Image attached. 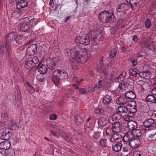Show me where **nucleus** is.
<instances>
[{
	"instance_id": "1",
	"label": "nucleus",
	"mask_w": 156,
	"mask_h": 156,
	"mask_svg": "<svg viewBox=\"0 0 156 156\" xmlns=\"http://www.w3.org/2000/svg\"><path fill=\"white\" fill-rule=\"evenodd\" d=\"M80 50V48L78 46L71 49H67L65 51L66 54H67L66 55L72 57L75 62H76L78 63H84L88 61L90 57V52L87 49L85 48L80 54L79 52Z\"/></svg>"
},
{
	"instance_id": "2",
	"label": "nucleus",
	"mask_w": 156,
	"mask_h": 156,
	"mask_svg": "<svg viewBox=\"0 0 156 156\" xmlns=\"http://www.w3.org/2000/svg\"><path fill=\"white\" fill-rule=\"evenodd\" d=\"M68 77L67 73L66 70L57 69L53 73L52 80L56 86H58L61 80L67 79Z\"/></svg>"
},
{
	"instance_id": "3",
	"label": "nucleus",
	"mask_w": 156,
	"mask_h": 156,
	"mask_svg": "<svg viewBox=\"0 0 156 156\" xmlns=\"http://www.w3.org/2000/svg\"><path fill=\"white\" fill-rule=\"evenodd\" d=\"M68 77L67 73L66 70L57 69L53 73L52 80L56 86H58L61 80L67 79Z\"/></svg>"
},
{
	"instance_id": "4",
	"label": "nucleus",
	"mask_w": 156,
	"mask_h": 156,
	"mask_svg": "<svg viewBox=\"0 0 156 156\" xmlns=\"http://www.w3.org/2000/svg\"><path fill=\"white\" fill-rule=\"evenodd\" d=\"M87 35L77 36L75 39L76 42L79 44H83L87 45L89 44L90 40H94L96 37L95 33L93 30L90 31Z\"/></svg>"
},
{
	"instance_id": "5",
	"label": "nucleus",
	"mask_w": 156,
	"mask_h": 156,
	"mask_svg": "<svg viewBox=\"0 0 156 156\" xmlns=\"http://www.w3.org/2000/svg\"><path fill=\"white\" fill-rule=\"evenodd\" d=\"M16 35V33L14 32H10L6 35L5 37V46L6 50L5 51L8 57L10 56V54L12 52L10 43L13 40Z\"/></svg>"
},
{
	"instance_id": "6",
	"label": "nucleus",
	"mask_w": 156,
	"mask_h": 156,
	"mask_svg": "<svg viewBox=\"0 0 156 156\" xmlns=\"http://www.w3.org/2000/svg\"><path fill=\"white\" fill-rule=\"evenodd\" d=\"M98 18L102 22L107 23L113 21L115 16L113 12L105 10L99 13Z\"/></svg>"
},
{
	"instance_id": "7",
	"label": "nucleus",
	"mask_w": 156,
	"mask_h": 156,
	"mask_svg": "<svg viewBox=\"0 0 156 156\" xmlns=\"http://www.w3.org/2000/svg\"><path fill=\"white\" fill-rule=\"evenodd\" d=\"M38 62V59L37 57L35 56L33 57H30L26 60L25 67L27 69L33 68Z\"/></svg>"
},
{
	"instance_id": "8",
	"label": "nucleus",
	"mask_w": 156,
	"mask_h": 156,
	"mask_svg": "<svg viewBox=\"0 0 156 156\" xmlns=\"http://www.w3.org/2000/svg\"><path fill=\"white\" fill-rule=\"evenodd\" d=\"M60 58L59 56H57L53 58L50 62L47 64L48 68L51 70H52L57 65Z\"/></svg>"
},
{
	"instance_id": "9",
	"label": "nucleus",
	"mask_w": 156,
	"mask_h": 156,
	"mask_svg": "<svg viewBox=\"0 0 156 156\" xmlns=\"http://www.w3.org/2000/svg\"><path fill=\"white\" fill-rule=\"evenodd\" d=\"M154 120L152 119H148L145 120L143 123L144 126L146 127L145 129V132L151 129V127L154 126Z\"/></svg>"
},
{
	"instance_id": "10",
	"label": "nucleus",
	"mask_w": 156,
	"mask_h": 156,
	"mask_svg": "<svg viewBox=\"0 0 156 156\" xmlns=\"http://www.w3.org/2000/svg\"><path fill=\"white\" fill-rule=\"evenodd\" d=\"M37 46L35 44H33L29 46L27 49L26 53L28 55H34L37 51Z\"/></svg>"
},
{
	"instance_id": "11",
	"label": "nucleus",
	"mask_w": 156,
	"mask_h": 156,
	"mask_svg": "<svg viewBox=\"0 0 156 156\" xmlns=\"http://www.w3.org/2000/svg\"><path fill=\"white\" fill-rule=\"evenodd\" d=\"M122 115H119L118 113L110 116L108 118L109 123L112 124L115 123V122H119L118 121L121 118Z\"/></svg>"
},
{
	"instance_id": "12",
	"label": "nucleus",
	"mask_w": 156,
	"mask_h": 156,
	"mask_svg": "<svg viewBox=\"0 0 156 156\" xmlns=\"http://www.w3.org/2000/svg\"><path fill=\"white\" fill-rule=\"evenodd\" d=\"M129 8V5L127 3H122L119 5L116 9V11L117 12H125Z\"/></svg>"
},
{
	"instance_id": "13",
	"label": "nucleus",
	"mask_w": 156,
	"mask_h": 156,
	"mask_svg": "<svg viewBox=\"0 0 156 156\" xmlns=\"http://www.w3.org/2000/svg\"><path fill=\"white\" fill-rule=\"evenodd\" d=\"M11 130L9 129H6L2 133L1 137L2 140H8L12 136Z\"/></svg>"
},
{
	"instance_id": "14",
	"label": "nucleus",
	"mask_w": 156,
	"mask_h": 156,
	"mask_svg": "<svg viewBox=\"0 0 156 156\" xmlns=\"http://www.w3.org/2000/svg\"><path fill=\"white\" fill-rule=\"evenodd\" d=\"M131 131L127 132L124 136L123 140L124 142L129 143L134 139L133 135Z\"/></svg>"
},
{
	"instance_id": "15",
	"label": "nucleus",
	"mask_w": 156,
	"mask_h": 156,
	"mask_svg": "<svg viewBox=\"0 0 156 156\" xmlns=\"http://www.w3.org/2000/svg\"><path fill=\"white\" fill-rule=\"evenodd\" d=\"M144 44L146 47H147L150 50L154 51V42L150 39H145L144 40Z\"/></svg>"
},
{
	"instance_id": "16",
	"label": "nucleus",
	"mask_w": 156,
	"mask_h": 156,
	"mask_svg": "<svg viewBox=\"0 0 156 156\" xmlns=\"http://www.w3.org/2000/svg\"><path fill=\"white\" fill-rule=\"evenodd\" d=\"M17 3L16 7L18 9L26 7L28 5V3L26 0H16Z\"/></svg>"
},
{
	"instance_id": "17",
	"label": "nucleus",
	"mask_w": 156,
	"mask_h": 156,
	"mask_svg": "<svg viewBox=\"0 0 156 156\" xmlns=\"http://www.w3.org/2000/svg\"><path fill=\"white\" fill-rule=\"evenodd\" d=\"M130 147L133 149L137 148L140 144V141L139 139H133L129 143Z\"/></svg>"
},
{
	"instance_id": "18",
	"label": "nucleus",
	"mask_w": 156,
	"mask_h": 156,
	"mask_svg": "<svg viewBox=\"0 0 156 156\" xmlns=\"http://www.w3.org/2000/svg\"><path fill=\"white\" fill-rule=\"evenodd\" d=\"M54 107V104L53 102H50L46 104V105H42L40 107V108L42 109L43 111L46 110L47 111L49 112Z\"/></svg>"
},
{
	"instance_id": "19",
	"label": "nucleus",
	"mask_w": 156,
	"mask_h": 156,
	"mask_svg": "<svg viewBox=\"0 0 156 156\" xmlns=\"http://www.w3.org/2000/svg\"><path fill=\"white\" fill-rule=\"evenodd\" d=\"M38 71L41 74H45L48 71L46 66L44 64L39 63L37 66Z\"/></svg>"
},
{
	"instance_id": "20",
	"label": "nucleus",
	"mask_w": 156,
	"mask_h": 156,
	"mask_svg": "<svg viewBox=\"0 0 156 156\" xmlns=\"http://www.w3.org/2000/svg\"><path fill=\"white\" fill-rule=\"evenodd\" d=\"M122 136L117 133L113 134L110 139V141L112 142H119L122 139Z\"/></svg>"
},
{
	"instance_id": "21",
	"label": "nucleus",
	"mask_w": 156,
	"mask_h": 156,
	"mask_svg": "<svg viewBox=\"0 0 156 156\" xmlns=\"http://www.w3.org/2000/svg\"><path fill=\"white\" fill-rule=\"evenodd\" d=\"M138 75L141 78H145L146 79H149L151 76V73L148 71H143L140 72L138 73Z\"/></svg>"
},
{
	"instance_id": "22",
	"label": "nucleus",
	"mask_w": 156,
	"mask_h": 156,
	"mask_svg": "<svg viewBox=\"0 0 156 156\" xmlns=\"http://www.w3.org/2000/svg\"><path fill=\"white\" fill-rule=\"evenodd\" d=\"M120 124L119 122L112 124V130L114 132L118 133L120 132Z\"/></svg>"
},
{
	"instance_id": "23",
	"label": "nucleus",
	"mask_w": 156,
	"mask_h": 156,
	"mask_svg": "<svg viewBox=\"0 0 156 156\" xmlns=\"http://www.w3.org/2000/svg\"><path fill=\"white\" fill-rule=\"evenodd\" d=\"M128 127L130 130L133 131L137 128V123L133 121H129L127 123Z\"/></svg>"
},
{
	"instance_id": "24",
	"label": "nucleus",
	"mask_w": 156,
	"mask_h": 156,
	"mask_svg": "<svg viewBox=\"0 0 156 156\" xmlns=\"http://www.w3.org/2000/svg\"><path fill=\"white\" fill-rule=\"evenodd\" d=\"M148 132V139L149 140H153L154 139L155 136L156 135V130L155 129H149L147 131Z\"/></svg>"
},
{
	"instance_id": "25",
	"label": "nucleus",
	"mask_w": 156,
	"mask_h": 156,
	"mask_svg": "<svg viewBox=\"0 0 156 156\" xmlns=\"http://www.w3.org/2000/svg\"><path fill=\"white\" fill-rule=\"evenodd\" d=\"M122 147V144L121 143L118 142L112 146V149L114 151L118 152L121 150Z\"/></svg>"
},
{
	"instance_id": "26",
	"label": "nucleus",
	"mask_w": 156,
	"mask_h": 156,
	"mask_svg": "<svg viewBox=\"0 0 156 156\" xmlns=\"http://www.w3.org/2000/svg\"><path fill=\"white\" fill-rule=\"evenodd\" d=\"M10 146V143L8 142H2L0 144V148L2 149L8 150Z\"/></svg>"
},
{
	"instance_id": "27",
	"label": "nucleus",
	"mask_w": 156,
	"mask_h": 156,
	"mask_svg": "<svg viewBox=\"0 0 156 156\" xmlns=\"http://www.w3.org/2000/svg\"><path fill=\"white\" fill-rule=\"evenodd\" d=\"M125 96L129 99H133L136 98V96L134 92L130 91L126 93Z\"/></svg>"
},
{
	"instance_id": "28",
	"label": "nucleus",
	"mask_w": 156,
	"mask_h": 156,
	"mask_svg": "<svg viewBox=\"0 0 156 156\" xmlns=\"http://www.w3.org/2000/svg\"><path fill=\"white\" fill-rule=\"evenodd\" d=\"M129 2L131 7L134 10L137 7V5L139 3V0H129Z\"/></svg>"
},
{
	"instance_id": "29",
	"label": "nucleus",
	"mask_w": 156,
	"mask_h": 156,
	"mask_svg": "<svg viewBox=\"0 0 156 156\" xmlns=\"http://www.w3.org/2000/svg\"><path fill=\"white\" fill-rule=\"evenodd\" d=\"M112 97L111 96L106 95L103 98L102 102L105 105L110 104L112 101Z\"/></svg>"
},
{
	"instance_id": "30",
	"label": "nucleus",
	"mask_w": 156,
	"mask_h": 156,
	"mask_svg": "<svg viewBox=\"0 0 156 156\" xmlns=\"http://www.w3.org/2000/svg\"><path fill=\"white\" fill-rule=\"evenodd\" d=\"M20 30L24 32H28L30 30V26L25 23H22L20 26Z\"/></svg>"
},
{
	"instance_id": "31",
	"label": "nucleus",
	"mask_w": 156,
	"mask_h": 156,
	"mask_svg": "<svg viewBox=\"0 0 156 156\" xmlns=\"http://www.w3.org/2000/svg\"><path fill=\"white\" fill-rule=\"evenodd\" d=\"M134 139H138L141 135L140 131L138 129H135L132 132Z\"/></svg>"
},
{
	"instance_id": "32",
	"label": "nucleus",
	"mask_w": 156,
	"mask_h": 156,
	"mask_svg": "<svg viewBox=\"0 0 156 156\" xmlns=\"http://www.w3.org/2000/svg\"><path fill=\"white\" fill-rule=\"evenodd\" d=\"M116 101L119 104L125 105L127 102V100L124 97H119L116 100Z\"/></svg>"
},
{
	"instance_id": "33",
	"label": "nucleus",
	"mask_w": 156,
	"mask_h": 156,
	"mask_svg": "<svg viewBox=\"0 0 156 156\" xmlns=\"http://www.w3.org/2000/svg\"><path fill=\"white\" fill-rule=\"evenodd\" d=\"M108 120L105 117H101L98 120V124L102 126H105L107 124Z\"/></svg>"
},
{
	"instance_id": "34",
	"label": "nucleus",
	"mask_w": 156,
	"mask_h": 156,
	"mask_svg": "<svg viewBox=\"0 0 156 156\" xmlns=\"http://www.w3.org/2000/svg\"><path fill=\"white\" fill-rule=\"evenodd\" d=\"M128 110L127 108L125 106H120L118 107L116 110V112L119 114V113H126Z\"/></svg>"
},
{
	"instance_id": "35",
	"label": "nucleus",
	"mask_w": 156,
	"mask_h": 156,
	"mask_svg": "<svg viewBox=\"0 0 156 156\" xmlns=\"http://www.w3.org/2000/svg\"><path fill=\"white\" fill-rule=\"evenodd\" d=\"M146 100L148 102L155 103L156 102V96L152 95H148L146 98Z\"/></svg>"
},
{
	"instance_id": "36",
	"label": "nucleus",
	"mask_w": 156,
	"mask_h": 156,
	"mask_svg": "<svg viewBox=\"0 0 156 156\" xmlns=\"http://www.w3.org/2000/svg\"><path fill=\"white\" fill-rule=\"evenodd\" d=\"M103 62L102 60H100V62L101 64V67L99 68V71L101 72L102 74L103 75H105L107 74L108 72L107 69L105 68V67L102 66V65L101 63Z\"/></svg>"
},
{
	"instance_id": "37",
	"label": "nucleus",
	"mask_w": 156,
	"mask_h": 156,
	"mask_svg": "<svg viewBox=\"0 0 156 156\" xmlns=\"http://www.w3.org/2000/svg\"><path fill=\"white\" fill-rule=\"evenodd\" d=\"M100 145L103 147L107 146V140L105 139H101L99 140Z\"/></svg>"
},
{
	"instance_id": "38",
	"label": "nucleus",
	"mask_w": 156,
	"mask_h": 156,
	"mask_svg": "<svg viewBox=\"0 0 156 156\" xmlns=\"http://www.w3.org/2000/svg\"><path fill=\"white\" fill-rule=\"evenodd\" d=\"M14 40L15 41L19 44H21L22 41L23 37L20 35H17L16 33V35L14 37Z\"/></svg>"
},
{
	"instance_id": "39",
	"label": "nucleus",
	"mask_w": 156,
	"mask_h": 156,
	"mask_svg": "<svg viewBox=\"0 0 156 156\" xmlns=\"http://www.w3.org/2000/svg\"><path fill=\"white\" fill-rule=\"evenodd\" d=\"M129 146V143H125L123 147L122 151L124 152H129L130 151V148Z\"/></svg>"
},
{
	"instance_id": "40",
	"label": "nucleus",
	"mask_w": 156,
	"mask_h": 156,
	"mask_svg": "<svg viewBox=\"0 0 156 156\" xmlns=\"http://www.w3.org/2000/svg\"><path fill=\"white\" fill-rule=\"evenodd\" d=\"M26 86L27 90L30 93L32 94L34 93V89L33 87L31 86L30 83H27Z\"/></svg>"
},
{
	"instance_id": "41",
	"label": "nucleus",
	"mask_w": 156,
	"mask_h": 156,
	"mask_svg": "<svg viewBox=\"0 0 156 156\" xmlns=\"http://www.w3.org/2000/svg\"><path fill=\"white\" fill-rule=\"evenodd\" d=\"M136 83L137 85L142 87H144L148 84L147 82L142 80H138L137 81Z\"/></svg>"
},
{
	"instance_id": "42",
	"label": "nucleus",
	"mask_w": 156,
	"mask_h": 156,
	"mask_svg": "<svg viewBox=\"0 0 156 156\" xmlns=\"http://www.w3.org/2000/svg\"><path fill=\"white\" fill-rule=\"evenodd\" d=\"M126 72H123L119 76H117V79L118 80H120V81L123 80L126 76Z\"/></svg>"
},
{
	"instance_id": "43",
	"label": "nucleus",
	"mask_w": 156,
	"mask_h": 156,
	"mask_svg": "<svg viewBox=\"0 0 156 156\" xmlns=\"http://www.w3.org/2000/svg\"><path fill=\"white\" fill-rule=\"evenodd\" d=\"M38 20L36 19H31L29 21V23L32 26H34L38 23Z\"/></svg>"
},
{
	"instance_id": "44",
	"label": "nucleus",
	"mask_w": 156,
	"mask_h": 156,
	"mask_svg": "<svg viewBox=\"0 0 156 156\" xmlns=\"http://www.w3.org/2000/svg\"><path fill=\"white\" fill-rule=\"evenodd\" d=\"M131 105L134 106V107L133 109H129L130 112L133 113L136 112L137 111L136 102L135 101H132L131 103Z\"/></svg>"
},
{
	"instance_id": "45",
	"label": "nucleus",
	"mask_w": 156,
	"mask_h": 156,
	"mask_svg": "<svg viewBox=\"0 0 156 156\" xmlns=\"http://www.w3.org/2000/svg\"><path fill=\"white\" fill-rule=\"evenodd\" d=\"M103 132L104 134H106L107 136H109L110 135L111 132V129L109 128H106L104 129Z\"/></svg>"
},
{
	"instance_id": "46",
	"label": "nucleus",
	"mask_w": 156,
	"mask_h": 156,
	"mask_svg": "<svg viewBox=\"0 0 156 156\" xmlns=\"http://www.w3.org/2000/svg\"><path fill=\"white\" fill-rule=\"evenodd\" d=\"M42 74H40L38 75L37 77L36 78L37 80L41 82L43 81L45 79V78L44 76L42 75Z\"/></svg>"
},
{
	"instance_id": "47",
	"label": "nucleus",
	"mask_w": 156,
	"mask_h": 156,
	"mask_svg": "<svg viewBox=\"0 0 156 156\" xmlns=\"http://www.w3.org/2000/svg\"><path fill=\"white\" fill-rule=\"evenodd\" d=\"M145 26L147 28H149L151 25V22L149 18L146 19L145 21Z\"/></svg>"
},
{
	"instance_id": "48",
	"label": "nucleus",
	"mask_w": 156,
	"mask_h": 156,
	"mask_svg": "<svg viewBox=\"0 0 156 156\" xmlns=\"http://www.w3.org/2000/svg\"><path fill=\"white\" fill-rule=\"evenodd\" d=\"M75 118L76 120V123L78 124L82 122H83L81 117L79 115H76L75 116Z\"/></svg>"
},
{
	"instance_id": "49",
	"label": "nucleus",
	"mask_w": 156,
	"mask_h": 156,
	"mask_svg": "<svg viewBox=\"0 0 156 156\" xmlns=\"http://www.w3.org/2000/svg\"><path fill=\"white\" fill-rule=\"evenodd\" d=\"M74 61V62L73 64L72 65L73 68L74 70H79L80 68L79 63H78L76 62H75V60Z\"/></svg>"
},
{
	"instance_id": "50",
	"label": "nucleus",
	"mask_w": 156,
	"mask_h": 156,
	"mask_svg": "<svg viewBox=\"0 0 156 156\" xmlns=\"http://www.w3.org/2000/svg\"><path fill=\"white\" fill-rule=\"evenodd\" d=\"M130 76L136 77L137 75V73L136 71H135L133 69H130L129 71Z\"/></svg>"
},
{
	"instance_id": "51",
	"label": "nucleus",
	"mask_w": 156,
	"mask_h": 156,
	"mask_svg": "<svg viewBox=\"0 0 156 156\" xmlns=\"http://www.w3.org/2000/svg\"><path fill=\"white\" fill-rule=\"evenodd\" d=\"M95 112L98 114H102L104 112V111L102 108H96L94 110Z\"/></svg>"
},
{
	"instance_id": "52",
	"label": "nucleus",
	"mask_w": 156,
	"mask_h": 156,
	"mask_svg": "<svg viewBox=\"0 0 156 156\" xmlns=\"http://www.w3.org/2000/svg\"><path fill=\"white\" fill-rule=\"evenodd\" d=\"M116 53V51H115L114 49H113L111 50V51H110L109 56L111 58H112L115 56Z\"/></svg>"
},
{
	"instance_id": "53",
	"label": "nucleus",
	"mask_w": 156,
	"mask_h": 156,
	"mask_svg": "<svg viewBox=\"0 0 156 156\" xmlns=\"http://www.w3.org/2000/svg\"><path fill=\"white\" fill-rule=\"evenodd\" d=\"M125 85L124 83H122L119 84V88L120 90H122V91H125L126 88Z\"/></svg>"
},
{
	"instance_id": "54",
	"label": "nucleus",
	"mask_w": 156,
	"mask_h": 156,
	"mask_svg": "<svg viewBox=\"0 0 156 156\" xmlns=\"http://www.w3.org/2000/svg\"><path fill=\"white\" fill-rule=\"evenodd\" d=\"M129 61L131 62L133 66H136L137 64V61L133 58H130Z\"/></svg>"
},
{
	"instance_id": "55",
	"label": "nucleus",
	"mask_w": 156,
	"mask_h": 156,
	"mask_svg": "<svg viewBox=\"0 0 156 156\" xmlns=\"http://www.w3.org/2000/svg\"><path fill=\"white\" fill-rule=\"evenodd\" d=\"M79 92L81 94H85L87 93V90L83 88H81L80 89Z\"/></svg>"
},
{
	"instance_id": "56",
	"label": "nucleus",
	"mask_w": 156,
	"mask_h": 156,
	"mask_svg": "<svg viewBox=\"0 0 156 156\" xmlns=\"http://www.w3.org/2000/svg\"><path fill=\"white\" fill-rule=\"evenodd\" d=\"M131 116H130L129 115H126L123 117L124 119L126 121H129L130 118Z\"/></svg>"
},
{
	"instance_id": "57",
	"label": "nucleus",
	"mask_w": 156,
	"mask_h": 156,
	"mask_svg": "<svg viewBox=\"0 0 156 156\" xmlns=\"http://www.w3.org/2000/svg\"><path fill=\"white\" fill-rule=\"evenodd\" d=\"M111 77L114 79H117V75L116 73L114 72H112L111 74Z\"/></svg>"
},
{
	"instance_id": "58",
	"label": "nucleus",
	"mask_w": 156,
	"mask_h": 156,
	"mask_svg": "<svg viewBox=\"0 0 156 156\" xmlns=\"http://www.w3.org/2000/svg\"><path fill=\"white\" fill-rule=\"evenodd\" d=\"M57 119V116L55 114H53L51 115L50 117V119L51 120H54L56 119Z\"/></svg>"
},
{
	"instance_id": "59",
	"label": "nucleus",
	"mask_w": 156,
	"mask_h": 156,
	"mask_svg": "<svg viewBox=\"0 0 156 156\" xmlns=\"http://www.w3.org/2000/svg\"><path fill=\"white\" fill-rule=\"evenodd\" d=\"M101 82V80H100L99 82V83H98L96 84L95 86V87H97V88H99L101 87L102 86L100 83Z\"/></svg>"
},
{
	"instance_id": "60",
	"label": "nucleus",
	"mask_w": 156,
	"mask_h": 156,
	"mask_svg": "<svg viewBox=\"0 0 156 156\" xmlns=\"http://www.w3.org/2000/svg\"><path fill=\"white\" fill-rule=\"evenodd\" d=\"M151 93L156 96V87H154L152 89Z\"/></svg>"
},
{
	"instance_id": "61",
	"label": "nucleus",
	"mask_w": 156,
	"mask_h": 156,
	"mask_svg": "<svg viewBox=\"0 0 156 156\" xmlns=\"http://www.w3.org/2000/svg\"><path fill=\"white\" fill-rule=\"evenodd\" d=\"M87 90V93L90 92H93L94 90V88L93 87H88V89Z\"/></svg>"
},
{
	"instance_id": "62",
	"label": "nucleus",
	"mask_w": 156,
	"mask_h": 156,
	"mask_svg": "<svg viewBox=\"0 0 156 156\" xmlns=\"http://www.w3.org/2000/svg\"><path fill=\"white\" fill-rule=\"evenodd\" d=\"M132 40L135 42H137L138 39L137 36L136 35H134L133 37Z\"/></svg>"
},
{
	"instance_id": "63",
	"label": "nucleus",
	"mask_w": 156,
	"mask_h": 156,
	"mask_svg": "<svg viewBox=\"0 0 156 156\" xmlns=\"http://www.w3.org/2000/svg\"><path fill=\"white\" fill-rule=\"evenodd\" d=\"M133 156H141V154L140 152H136L134 153Z\"/></svg>"
},
{
	"instance_id": "64",
	"label": "nucleus",
	"mask_w": 156,
	"mask_h": 156,
	"mask_svg": "<svg viewBox=\"0 0 156 156\" xmlns=\"http://www.w3.org/2000/svg\"><path fill=\"white\" fill-rule=\"evenodd\" d=\"M123 22L124 20L123 19H120L118 21L117 23L119 24H120L122 23Z\"/></svg>"
}]
</instances>
